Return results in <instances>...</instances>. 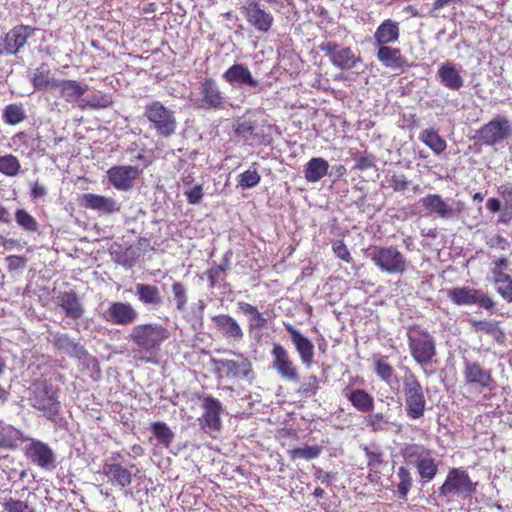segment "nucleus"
<instances>
[{
    "label": "nucleus",
    "instance_id": "nucleus-1",
    "mask_svg": "<svg viewBox=\"0 0 512 512\" xmlns=\"http://www.w3.org/2000/svg\"><path fill=\"white\" fill-rule=\"evenodd\" d=\"M402 393L407 417L412 420L422 418L426 410L427 400L424 388L410 370H407L402 377Z\"/></svg>",
    "mask_w": 512,
    "mask_h": 512
},
{
    "label": "nucleus",
    "instance_id": "nucleus-2",
    "mask_svg": "<svg viewBox=\"0 0 512 512\" xmlns=\"http://www.w3.org/2000/svg\"><path fill=\"white\" fill-rule=\"evenodd\" d=\"M28 401L33 408L40 411L49 420H53L60 412L61 404L57 391L46 381L35 382L31 385Z\"/></svg>",
    "mask_w": 512,
    "mask_h": 512
},
{
    "label": "nucleus",
    "instance_id": "nucleus-3",
    "mask_svg": "<svg viewBox=\"0 0 512 512\" xmlns=\"http://www.w3.org/2000/svg\"><path fill=\"white\" fill-rule=\"evenodd\" d=\"M169 338V331L160 324H139L132 328L128 339L146 352L159 350L162 343Z\"/></svg>",
    "mask_w": 512,
    "mask_h": 512
},
{
    "label": "nucleus",
    "instance_id": "nucleus-4",
    "mask_svg": "<svg viewBox=\"0 0 512 512\" xmlns=\"http://www.w3.org/2000/svg\"><path fill=\"white\" fill-rule=\"evenodd\" d=\"M371 260L383 273L389 275H402L406 272L409 261L396 247H375Z\"/></svg>",
    "mask_w": 512,
    "mask_h": 512
},
{
    "label": "nucleus",
    "instance_id": "nucleus-5",
    "mask_svg": "<svg viewBox=\"0 0 512 512\" xmlns=\"http://www.w3.org/2000/svg\"><path fill=\"white\" fill-rule=\"evenodd\" d=\"M512 136V122L505 116L497 115L476 131L475 139L486 146H494Z\"/></svg>",
    "mask_w": 512,
    "mask_h": 512
},
{
    "label": "nucleus",
    "instance_id": "nucleus-6",
    "mask_svg": "<svg viewBox=\"0 0 512 512\" xmlns=\"http://www.w3.org/2000/svg\"><path fill=\"white\" fill-rule=\"evenodd\" d=\"M144 115L158 135L169 137L175 133L177 122L174 112L159 101L147 104Z\"/></svg>",
    "mask_w": 512,
    "mask_h": 512
},
{
    "label": "nucleus",
    "instance_id": "nucleus-7",
    "mask_svg": "<svg viewBox=\"0 0 512 512\" xmlns=\"http://www.w3.org/2000/svg\"><path fill=\"white\" fill-rule=\"evenodd\" d=\"M408 345L412 358L422 367L429 365L436 355L435 339L427 331L409 333Z\"/></svg>",
    "mask_w": 512,
    "mask_h": 512
},
{
    "label": "nucleus",
    "instance_id": "nucleus-8",
    "mask_svg": "<svg viewBox=\"0 0 512 512\" xmlns=\"http://www.w3.org/2000/svg\"><path fill=\"white\" fill-rule=\"evenodd\" d=\"M475 487L468 474L461 469L453 468L448 472L445 482L439 488L441 496L467 498L474 492Z\"/></svg>",
    "mask_w": 512,
    "mask_h": 512
},
{
    "label": "nucleus",
    "instance_id": "nucleus-9",
    "mask_svg": "<svg viewBox=\"0 0 512 512\" xmlns=\"http://www.w3.org/2000/svg\"><path fill=\"white\" fill-rule=\"evenodd\" d=\"M272 367L284 380L298 383L300 376L298 367L292 360L289 351L279 343H274L272 350Z\"/></svg>",
    "mask_w": 512,
    "mask_h": 512
},
{
    "label": "nucleus",
    "instance_id": "nucleus-10",
    "mask_svg": "<svg viewBox=\"0 0 512 512\" xmlns=\"http://www.w3.org/2000/svg\"><path fill=\"white\" fill-rule=\"evenodd\" d=\"M449 299L456 305H479L484 309H491L494 306L493 300L482 290L471 287H455L448 291Z\"/></svg>",
    "mask_w": 512,
    "mask_h": 512
},
{
    "label": "nucleus",
    "instance_id": "nucleus-11",
    "mask_svg": "<svg viewBox=\"0 0 512 512\" xmlns=\"http://www.w3.org/2000/svg\"><path fill=\"white\" fill-rule=\"evenodd\" d=\"M29 444L25 446L26 457L36 466L52 470L56 467V456L51 447L37 439L29 438Z\"/></svg>",
    "mask_w": 512,
    "mask_h": 512
},
{
    "label": "nucleus",
    "instance_id": "nucleus-12",
    "mask_svg": "<svg viewBox=\"0 0 512 512\" xmlns=\"http://www.w3.org/2000/svg\"><path fill=\"white\" fill-rule=\"evenodd\" d=\"M242 13L246 21L258 32L266 33L273 25L272 14L265 11L257 0H244Z\"/></svg>",
    "mask_w": 512,
    "mask_h": 512
},
{
    "label": "nucleus",
    "instance_id": "nucleus-13",
    "mask_svg": "<svg viewBox=\"0 0 512 512\" xmlns=\"http://www.w3.org/2000/svg\"><path fill=\"white\" fill-rule=\"evenodd\" d=\"M200 97L193 100L194 104L202 109H222L226 99L219 86L212 78H205L200 83Z\"/></svg>",
    "mask_w": 512,
    "mask_h": 512
},
{
    "label": "nucleus",
    "instance_id": "nucleus-14",
    "mask_svg": "<svg viewBox=\"0 0 512 512\" xmlns=\"http://www.w3.org/2000/svg\"><path fill=\"white\" fill-rule=\"evenodd\" d=\"M35 29L27 25L12 28L4 37L0 38V55L16 54L34 34Z\"/></svg>",
    "mask_w": 512,
    "mask_h": 512
},
{
    "label": "nucleus",
    "instance_id": "nucleus-15",
    "mask_svg": "<svg viewBox=\"0 0 512 512\" xmlns=\"http://www.w3.org/2000/svg\"><path fill=\"white\" fill-rule=\"evenodd\" d=\"M137 310L128 302H112L103 313V318L112 324L128 326L138 319Z\"/></svg>",
    "mask_w": 512,
    "mask_h": 512
},
{
    "label": "nucleus",
    "instance_id": "nucleus-16",
    "mask_svg": "<svg viewBox=\"0 0 512 512\" xmlns=\"http://www.w3.org/2000/svg\"><path fill=\"white\" fill-rule=\"evenodd\" d=\"M320 50L329 57L334 66L342 70L354 68L359 61V58L355 56L350 48H340L333 42L322 43L320 45Z\"/></svg>",
    "mask_w": 512,
    "mask_h": 512
},
{
    "label": "nucleus",
    "instance_id": "nucleus-17",
    "mask_svg": "<svg viewBox=\"0 0 512 512\" xmlns=\"http://www.w3.org/2000/svg\"><path fill=\"white\" fill-rule=\"evenodd\" d=\"M141 173L137 166H114L107 171L110 184L119 191H128Z\"/></svg>",
    "mask_w": 512,
    "mask_h": 512
},
{
    "label": "nucleus",
    "instance_id": "nucleus-18",
    "mask_svg": "<svg viewBox=\"0 0 512 512\" xmlns=\"http://www.w3.org/2000/svg\"><path fill=\"white\" fill-rule=\"evenodd\" d=\"M204 413L200 418L202 428L205 431L217 432L221 429L222 404L219 400L207 396L203 398Z\"/></svg>",
    "mask_w": 512,
    "mask_h": 512
},
{
    "label": "nucleus",
    "instance_id": "nucleus-19",
    "mask_svg": "<svg viewBox=\"0 0 512 512\" xmlns=\"http://www.w3.org/2000/svg\"><path fill=\"white\" fill-rule=\"evenodd\" d=\"M222 79L233 87L256 88L259 81L253 77L249 68L240 63L230 66L222 75Z\"/></svg>",
    "mask_w": 512,
    "mask_h": 512
},
{
    "label": "nucleus",
    "instance_id": "nucleus-20",
    "mask_svg": "<svg viewBox=\"0 0 512 512\" xmlns=\"http://www.w3.org/2000/svg\"><path fill=\"white\" fill-rule=\"evenodd\" d=\"M286 330L291 337V341L299 355L302 364L306 368H310L313 364L314 358L313 343L292 325H286Z\"/></svg>",
    "mask_w": 512,
    "mask_h": 512
},
{
    "label": "nucleus",
    "instance_id": "nucleus-21",
    "mask_svg": "<svg viewBox=\"0 0 512 512\" xmlns=\"http://www.w3.org/2000/svg\"><path fill=\"white\" fill-rule=\"evenodd\" d=\"M80 203L83 207L102 214H113L121 208V204L114 198L93 193L83 194Z\"/></svg>",
    "mask_w": 512,
    "mask_h": 512
},
{
    "label": "nucleus",
    "instance_id": "nucleus-22",
    "mask_svg": "<svg viewBox=\"0 0 512 512\" xmlns=\"http://www.w3.org/2000/svg\"><path fill=\"white\" fill-rule=\"evenodd\" d=\"M216 366L221 375L228 378H246L252 371L250 361L243 356L238 360H218Z\"/></svg>",
    "mask_w": 512,
    "mask_h": 512
},
{
    "label": "nucleus",
    "instance_id": "nucleus-23",
    "mask_svg": "<svg viewBox=\"0 0 512 512\" xmlns=\"http://www.w3.org/2000/svg\"><path fill=\"white\" fill-rule=\"evenodd\" d=\"M400 38L399 23L392 19L384 20L375 30L374 46H388L395 44Z\"/></svg>",
    "mask_w": 512,
    "mask_h": 512
},
{
    "label": "nucleus",
    "instance_id": "nucleus-24",
    "mask_svg": "<svg viewBox=\"0 0 512 512\" xmlns=\"http://www.w3.org/2000/svg\"><path fill=\"white\" fill-rule=\"evenodd\" d=\"M421 202L430 213L441 219L450 220L457 215V211L438 194H428Z\"/></svg>",
    "mask_w": 512,
    "mask_h": 512
},
{
    "label": "nucleus",
    "instance_id": "nucleus-25",
    "mask_svg": "<svg viewBox=\"0 0 512 512\" xmlns=\"http://www.w3.org/2000/svg\"><path fill=\"white\" fill-rule=\"evenodd\" d=\"M102 471L112 485H116L121 489L129 486L132 482L131 472L119 463L112 462L111 460L104 462Z\"/></svg>",
    "mask_w": 512,
    "mask_h": 512
},
{
    "label": "nucleus",
    "instance_id": "nucleus-26",
    "mask_svg": "<svg viewBox=\"0 0 512 512\" xmlns=\"http://www.w3.org/2000/svg\"><path fill=\"white\" fill-rule=\"evenodd\" d=\"M463 374L466 383L473 384L481 388L489 387L493 381L490 371L483 369L475 362H466Z\"/></svg>",
    "mask_w": 512,
    "mask_h": 512
},
{
    "label": "nucleus",
    "instance_id": "nucleus-27",
    "mask_svg": "<svg viewBox=\"0 0 512 512\" xmlns=\"http://www.w3.org/2000/svg\"><path fill=\"white\" fill-rule=\"evenodd\" d=\"M437 76L441 84L450 90H459L464 85V80L455 64L447 62L439 66Z\"/></svg>",
    "mask_w": 512,
    "mask_h": 512
},
{
    "label": "nucleus",
    "instance_id": "nucleus-28",
    "mask_svg": "<svg viewBox=\"0 0 512 512\" xmlns=\"http://www.w3.org/2000/svg\"><path fill=\"white\" fill-rule=\"evenodd\" d=\"M376 57L382 65L391 69H402L406 65V60L402 56L400 49L388 46H376Z\"/></svg>",
    "mask_w": 512,
    "mask_h": 512
},
{
    "label": "nucleus",
    "instance_id": "nucleus-29",
    "mask_svg": "<svg viewBox=\"0 0 512 512\" xmlns=\"http://www.w3.org/2000/svg\"><path fill=\"white\" fill-rule=\"evenodd\" d=\"M87 86L80 85L74 80H58L55 92L69 103H79L81 97L86 93Z\"/></svg>",
    "mask_w": 512,
    "mask_h": 512
},
{
    "label": "nucleus",
    "instance_id": "nucleus-30",
    "mask_svg": "<svg viewBox=\"0 0 512 512\" xmlns=\"http://www.w3.org/2000/svg\"><path fill=\"white\" fill-rule=\"evenodd\" d=\"M216 326L222 334L234 341H241L243 339V331L238 322L227 314H220L213 318Z\"/></svg>",
    "mask_w": 512,
    "mask_h": 512
},
{
    "label": "nucleus",
    "instance_id": "nucleus-31",
    "mask_svg": "<svg viewBox=\"0 0 512 512\" xmlns=\"http://www.w3.org/2000/svg\"><path fill=\"white\" fill-rule=\"evenodd\" d=\"M53 344L63 353L78 359L87 357V351L80 343L75 342L66 334H56L53 336Z\"/></svg>",
    "mask_w": 512,
    "mask_h": 512
},
{
    "label": "nucleus",
    "instance_id": "nucleus-32",
    "mask_svg": "<svg viewBox=\"0 0 512 512\" xmlns=\"http://www.w3.org/2000/svg\"><path fill=\"white\" fill-rule=\"evenodd\" d=\"M329 163L321 158L315 157L310 159L304 169V177L310 183L320 181L328 173Z\"/></svg>",
    "mask_w": 512,
    "mask_h": 512
},
{
    "label": "nucleus",
    "instance_id": "nucleus-33",
    "mask_svg": "<svg viewBox=\"0 0 512 512\" xmlns=\"http://www.w3.org/2000/svg\"><path fill=\"white\" fill-rule=\"evenodd\" d=\"M136 295L141 303L144 305H152L159 307L163 303L162 296L156 286L148 284H137Z\"/></svg>",
    "mask_w": 512,
    "mask_h": 512
},
{
    "label": "nucleus",
    "instance_id": "nucleus-34",
    "mask_svg": "<svg viewBox=\"0 0 512 512\" xmlns=\"http://www.w3.org/2000/svg\"><path fill=\"white\" fill-rule=\"evenodd\" d=\"M353 407L360 412H371L374 407V398L363 389H355L346 394Z\"/></svg>",
    "mask_w": 512,
    "mask_h": 512
},
{
    "label": "nucleus",
    "instance_id": "nucleus-35",
    "mask_svg": "<svg viewBox=\"0 0 512 512\" xmlns=\"http://www.w3.org/2000/svg\"><path fill=\"white\" fill-rule=\"evenodd\" d=\"M238 307L240 311L248 317V327L250 331L261 330L266 327V318L255 306L246 302H239Z\"/></svg>",
    "mask_w": 512,
    "mask_h": 512
},
{
    "label": "nucleus",
    "instance_id": "nucleus-36",
    "mask_svg": "<svg viewBox=\"0 0 512 512\" xmlns=\"http://www.w3.org/2000/svg\"><path fill=\"white\" fill-rule=\"evenodd\" d=\"M60 306L68 317L78 319L83 315V308L76 294L66 292L60 296Z\"/></svg>",
    "mask_w": 512,
    "mask_h": 512
},
{
    "label": "nucleus",
    "instance_id": "nucleus-37",
    "mask_svg": "<svg viewBox=\"0 0 512 512\" xmlns=\"http://www.w3.org/2000/svg\"><path fill=\"white\" fill-rule=\"evenodd\" d=\"M112 103L113 100L110 94L97 91L90 98H82L78 103V107L82 110L86 108L104 109L111 106Z\"/></svg>",
    "mask_w": 512,
    "mask_h": 512
},
{
    "label": "nucleus",
    "instance_id": "nucleus-38",
    "mask_svg": "<svg viewBox=\"0 0 512 512\" xmlns=\"http://www.w3.org/2000/svg\"><path fill=\"white\" fill-rule=\"evenodd\" d=\"M419 139L436 154L442 153L447 147L446 141L434 129L423 130Z\"/></svg>",
    "mask_w": 512,
    "mask_h": 512
},
{
    "label": "nucleus",
    "instance_id": "nucleus-39",
    "mask_svg": "<svg viewBox=\"0 0 512 512\" xmlns=\"http://www.w3.org/2000/svg\"><path fill=\"white\" fill-rule=\"evenodd\" d=\"M19 431L13 426L0 421V449H11L15 447Z\"/></svg>",
    "mask_w": 512,
    "mask_h": 512
},
{
    "label": "nucleus",
    "instance_id": "nucleus-40",
    "mask_svg": "<svg viewBox=\"0 0 512 512\" xmlns=\"http://www.w3.org/2000/svg\"><path fill=\"white\" fill-rule=\"evenodd\" d=\"M26 119V111L22 104H9L4 108L3 120L9 125H16Z\"/></svg>",
    "mask_w": 512,
    "mask_h": 512
},
{
    "label": "nucleus",
    "instance_id": "nucleus-41",
    "mask_svg": "<svg viewBox=\"0 0 512 512\" xmlns=\"http://www.w3.org/2000/svg\"><path fill=\"white\" fill-rule=\"evenodd\" d=\"M415 467L417 468L420 477L428 481L432 480L436 476L438 471V466L435 462L432 453L426 458L418 461Z\"/></svg>",
    "mask_w": 512,
    "mask_h": 512
},
{
    "label": "nucleus",
    "instance_id": "nucleus-42",
    "mask_svg": "<svg viewBox=\"0 0 512 512\" xmlns=\"http://www.w3.org/2000/svg\"><path fill=\"white\" fill-rule=\"evenodd\" d=\"M366 425L373 432L388 431L391 426H396L394 422H390L383 413L369 414L366 418Z\"/></svg>",
    "mask_w": 512,
    "mask_h": 512
},
{
    "label": "nucleus",
    "instance_id": "nucleus-43",
    "mask_svg": "<svg viewBox=\"0 0 512 512\" xmlns=\"http://www.w3.org/2000/svg\"><path fill=\"white\" fill-rule=\"evenodd\" d=\"M322 452V447L318 445H305L303 447H297L288 451V454L292 460L304 459L312 460L319 457Z\"/></svg>",
    "mask_w": 512,
    "mask_h": 512
},
{
    "label": "nucleus",
    "instance_id": "nucleus-44",
    "mask_svg": "<svg viewBox=\"0 0 512 512\" xmlns=\"http://www.w3.org/2000/svg\"><path fill=\"white\" fill-rule=\"evenodd\" d=\"M397 477L399 479L397 492L402 499H406L413 483L411 473L407 467L400 466L397 471Z\"/></svg>",
    "mask_w": 512,
    "mask_h": 512
},
{
    "label": "nucleus",
    "instance_id": "nucleus-45",
    "mask_svg": "<svg viewBox=\"0 0 512 512\" xmlns=\"http://www.w3.org/2000/svg\"><path fill=\"white\" fill-rule=\"evenodd\" d=\"M59 79L50 78L44 71L37 70L32 77L33 87L37 90L54 91Z\"/></svg>",
    "mask_w": 512,
    "mask_h": 512
},
{
    "label": "nucleus",
    "instance_id": "nucleus-46",
    "mask_svg": "<svg viewBox=\"0 0 512 512\" xmlns=\"http://www.w3.org/2000/svg\"><path fill=\"white\" fill-rule=\"evenodd\" d=\"M472 324L476 331L491 335L497 341H500L504 338V333L501 331L498 324L494 321L473 320Z\"/></svg>",
    "mask_w": 512,
    "mask_h": 512
},
{
    "label": "nucleus",
    "instance_id": "nucleus-47",
    "mask_svg": "<svg viewBox=\"0 0 512 512\" xmlns=\"http://www.w3.org/2000/svg\"><path fill=\"white\" fill-rule=\"evenodd\" d=\"M374 369L377 376L387 384H391L394 376V369L388 363L386 357H379L374 361Z\"/></svg>",
    "mask_w": 512,
    "mask_h": 512
},
{
    "label": "nucleus",
    "instance_id": "nucleus-48",
    "mask_svg": "<svg viewBox=\"0 0 512 512\" xmlns=\"http://www.w3.org/2000/svg\"><path fill=\"white\" fill-rule=\"evenodd\" d=\"M20 162L14 155L0 156V172L6 176L13 177L19 173Z\"/></svg>",
    "mask_w": 512,
    "mask_h": 512
},
{
    "label": "nucleus",
    "instance_id": "nucleus-49",
    "mask_svg": "<svg viewBox=\"0 0 512 512\" xmlns=\"http://www.w3.org/2000/svg\"><path fill=\"white\" fill-rule=\"evenodd\" d=\"M0 503L6 512H36L27 502L12 497H3Z\"/></svg>",
    "mask_w": 512,
    "mask_h": 512
},
{
    "label": "nucleus",
    "instance_id": "nucleus-50",
    "mask_svg": "<svg viewBox=\"0 0 512 512\" xmlns=\"http://www.w3.org/2000/svg\"><path fill=\"white\" fill-rule=\"evenodd\" d=\"M152 431L158 441L165 447H168L174 438L171 429L163 422H156L152 425Z\"/></svg>",
    "mask_w": 512,
    "mask_h": 512
},
{
    "label": "nucleus",
    "instance_id": "nucleus-51",
    "mask_svg": "<svg viewBox=\"0 0 512 512\" xmlns=\"http://www.w3.org/2000/svg\"><path fill=\"white\" fill-rule=\"evenodd\" d=\"M432 453L431 450L425 448L424 446L412 444L406 447L405 449V457L408 459L410 463L414 466L417 465L418 461L426 458Z\"/></svg>",
    "mask_w": 512,
    "mask_h": 512
},
{
    "label": "nucleus",
    "instance_id": "nucleus-52",
    "mask_svg": "<svg viewBox=\"0 0 512 512\" xmlns=\"http://www.w3.org/2000/svg\"><path fill=\"white\" fill-rule=\"evenodd\" d=\"M173 298L176 304V310L183 312L188 302L187 289L181 282H175L172 285Z\"/></svg>",
    "mask_w": 512,
    "mask_h": 512
},
{
    "label": "nucleus",
    "instance_id": "nucleus-53",
    "mask_svg": "<svg viewBox=\"0 0 512 512\" xmlns=\"http://www.w3.org/2000/svg\"><path fill=\"white\" fill-rule=\"evenodd\" d=\"M15 220L18 225L27 231L35 232L38 229L36 220L23 209L16 211Z\"/></svg>",
    "mask_w": 512,
    "mask_h": 512
},
{
    "label": "nucleus",
    "instance_id": "nucleus-54",
    "mask_svg": "<svg viewBox=\"0 0 512 512\" xmlns=\"http://www.w3.org/2000/svg\"><path fill=\"white\" fill-rule=\"evenodd\" d=\"M239 185L243 188H253L255 187L261 180L258 172L254 170H247L240 174Z\"/></svg>",
    "mask_w": 512,
    "mask_h": 512
},
{
    "label": "nucleus",
    "instance_id": "nucleus-55",
    "mask_svg": "<svg viewBox=\"0 0 512 512\" xmlns=\"http://www.w3.org/2000/svg\"><path fill=\"white\" fill-rule=\"evenodd\" d=\"M332 249L335 255L343 260L346 263H350L352 261V257L350 252L348 251L346 245L341 240H336L332 243Z\"/></svg>",
    "mask_w": 512,
    "mask_h": 512
},
{
    "label": "nucleus",
    "instance_id": "nucleus-56",
    "mask_svg": "<svg viewBox=\"0 0 512 512\" xmlns=\"http://www.w3.org/2000/svg\"><path fill=\"white\" fill-rule=\"evenodd\" d=\"M497 292L508 302H512V278L509 277L496 284Z\"/></svg>",
    "mask_w": 512,
    "mask_h": 512
},
{
    "label": "nucleus",
    "instance_id": "nucleus-57",
    "mask_svg": "<svg viewBox=\"0 0 512 512\" xmlns=\"http://www.w3.org/2000/svg\"><path fill=\"white\" fill-rule=\"evenodd\" d=\"M390 186L394 191H403L408 186V180L403 174H394L391 178Z\"/></svg>",
    "mask_w": 512,
    "mask_h": 512
},
{
    "label": "nucleus",
    "instance_id": "nucleus-58",
    "mask_svg": "<svg viewBox=\"0 0 512 512\" xmlns=\"http://www.w3.org/2000/svg\"><path fill=\"white\" fill-rule=\"evenodd\" d=\"M318 389V379L316 376H310L307 380L302 384L300 390L305 394L313 395L316 393Z\"/></svg>",
    "mask_w": 512,
    "mask_h": 512
},
{
    "label": "nucleus",
    "instance_id": "nucleus-59",
    "mask_svg": "<svg viewBox=\"0 0 512 512\" xmlns=\"http://www.w3.org/2000/svg\"><path fill=\"white\" fill-rule=\"evenodd\" d=\"M187 201L190 204H198L203 196L202 193V186L196 185L193 188H191L189 191L186 192Z\"/></svg>",
    "mask_w": 512,
    "mask_h": 512
},
{
    "label": "nucleus",
    "instance_id": "nucleus-60",
    "mask_svg": "<svg viewBox=\"0 0 512 512\" xmlns=\"http://www.w3.org/2000/svg\"><path fill=\"white\" fill-rule=\"evenodd\" d=\"M7 266L10 270H17L24 268L26 260L17 255H11L6 258Z\"/></svg>",
    "mask_w": 512,
    "mask_h": 512
},
{
    "label": "nucleus",
    "instance_id": "nucleus-61",
    "mask_svg": "<svg viewBox=\"0 0 512 512\" xmlns=\"http://www.w3.org/2000/svg\"><path fill=\"white\" fill-rule=\"evenodd\" d=\"M492 274L494 277L495 284L504 281L505 279L509 278L510 276L508 274H505L502 269H499L498 267H493Z\"/></svg>",
    "mask_w": 512,
    "mask_h": 512
},
{
    "label": "nucleus",
    "instance_id": "nucleus-62",
    "mask_svg": "<svg viewBox=\"0 0 512 512\" xmlns=\"http://www.w3.org/2000/svg\"><path fill=\"white\" fill-rule=\"evenodd\" d=\"M462 0H435L433 3V11H437L442 9L445 6L456 4L461 2Z\"/></svg>",
    "mask_w": 512,
    "mask_h": 512
},
{
    "label": "nucleus",
    "instance_id": "nucleus-63",
    "mask_svg": "<svg viewBox=\"0 0 512 512\" xmlns=\"http://www.w3.org/2000/svg\"><path fill=\"white\" fill-rule=\"evenodd\" d=\"M316 477L317 479H319L323 484H326V485H329L331 483V480L333 478V476L328 473V472H324L322 470H318L317 473H316Z\"/></svg>",
    "mask_w": 512,
    "mask_h": 512
},
{
    "label": "nucleus",
    "instance_id": "nucleus-64",
    "mask_svg": "<svg viewBox=\"0 0 512 512\" xmlns=\"http://www.w3.org/2000/svg\"><path fill=\"white\" fill-rule=\"evenodd\" d=\"M32 196L34 198H39V197H42L44 195H46V188L42 185H39L38 183L34 184V186L32 187Z\"/></svg>",
    "mask_w": 512,
    "mask_h": 512
}]
</instances>
